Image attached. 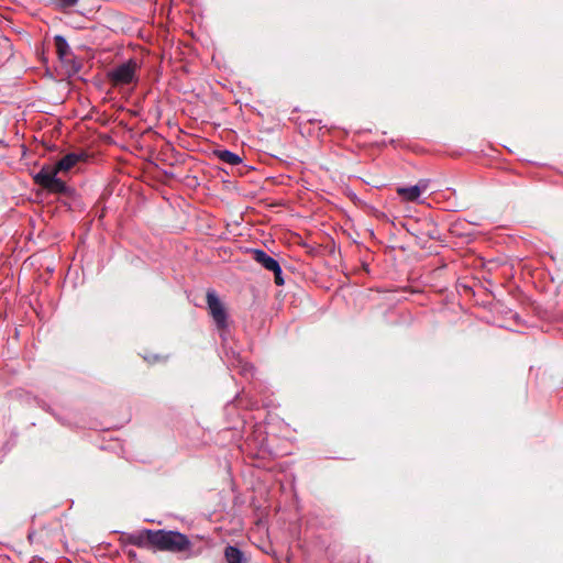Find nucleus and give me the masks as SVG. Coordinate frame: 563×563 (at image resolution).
<instances>
[{
    "mask_svg": "<svg viewBox=\"0 0 563 563\" xmlns=\"http://www.w3.org/2000/svg\"><path fill=\"white\" fill-rule=\"evenodd\" d=\"M80 159V154L69 153L55 165H44L34 176L35 184L53 194H66L68 187L63 179L57 177V174L70 170Z\"/></svg>",
    "mask_w": 563,
    "mask_h": 563,
    "instance_id": "obj_1",
    "label": "nucleus"
},
{
    "mask_svg": "<svg viewBox=\"0 0 563 563\" xmlns=\"http://www.w3.org/2000/svg\"><path fill=\"white\" fill-rule=\"evenodd\" d=\"M152 547L159 551L185 553L186 559L199 556L203 549L196 547L186 534L174 530H155L151 533Z\"/></svg>",
    "mask_w": 563,
    "mask_h": 563,
    "instance_id": "obj_2",
    "label": "nucleus"
},
{
    "mask_svg": "<svg viewBox=\"0 0 563 563\" xmlns=\"http://www.w3.org/2000/svg\"><path fill=\"white\" fill-rule=\"evenodd\" d=\"M139 64L135 59L129 60L112 67L107 73V78L113 88H123L125 86H135L139 81L137 77Z\"/></svg>",
    "mask_w": 563,
    "mask_h": 563,
    "instance_id": "obj_3",
    "label": "nucleus"
},
{
    "mask_svg": "<svg viewBox=\"0 0 563 563\" xmlns=\"http://www.w3.org/2000/svg\"><path fill=\"white\" fill-rule=\"evenodd\" d=\"M207 306L217 328L224 330L228 328V312L216 290L209 289L206 295Z\"/></svg>",
    "mask_w": 563,
    "mask_h": 563,
    "instance_id": "obj_4",
    "label": "nucleus"
},
{
    "mask_svg": "<svg viewBox=\"0 0 563 563\" xmlns=\"http://www.w3.org/2000/svg\"><path fill=\"white\" fill-rule=\"evenodd\" d=\"M428 186V179H420L415 186L398 187L396 191L402 200L413 202L419 200L421 194L427 190Z\"/></svg>",
    "mask_w": 563,
    "mask_h": 563,
    "instance_id": "obj_5",
    "label": "nucleus"
},
{
    "mask_svg": "<svg viewBox=\"0 0 563 563\" xmlns=\"http://www.w3.org/2000/svg\"><path fill=\"white\" fill-rule=\"evenodd\" d=\"M250 253L252 255V258L258 263L260 265H262L265 269L267 271H272L274 268H276L277 265H279V263L274 258L272 257L271 255H268L265 251L263 250H260V249H251L250 250Z\"/></svg>",
    "mask_w": 563,
    "mask_h": 563,
    "instance_id": "obj_6",
    "label": "nucleus"
},
{
    "mask_svg": "<svg viewBox=\"0 0 563 563\" xmlns=\"http://www.w3.org/2000/svg\"><path fill=\"white\" fill-rule=\"evenodd\" d=\"M151 533H155V530L145 529L136 533L128 534L126 542L139 548L152 547Z\"/></svg>",
    "mask_w": 563,
    "mask_h": 563,
    "instance_id": "obj_7",
    "label": "nucleus"
},
{
    "mask_svg": "<svg viewBox=\"0 0 563 563\" xmlns=\"http://www.w3.org/2000/svg\"><path fill=\"white\" fill-rule=\"evenodd\" d=\"M224 558L228 563H249L245 554L234 545H228L224 549Z\"/></svg>",
    "mask_w": 563,
    "mask_h": 563,
    "instance_id": "obj_8",
    "label": "nucleus"
},
{
    "mask_svg": "<svg viewBox=\"0 0 563 563\" xmlns=\"http://www.w3.org/2000/svg\"><path fill=\"white\" fill-rule=\"evenodd\" d=\"M56 53L60 59H66L70 53V47L66 38L62 35H56L54 37Z\"/></svg>",
    "mask_w": 563,
    "mask_h": 563,
    "instance_id": "obj_9",
    "label": "nucleus"
},
{
    "mask_svg": "<svg viewBox=\"0 0 563 563\" xmlns=\"http://www.w3.org/2000/svg\"><path fill=\"white\" fill-rule=\"evenodd\" d=\"M216 154L221 162L227 163L231 166H235L242 163V158L238 154L229 150L217 151Z\"/></svg>",
    "mask_w": 563,
    "mask_h": 563,
    "instance_id": "obj_10",
    "label": "nucleus"
},
{
    "mask_svg": "<svg viewBox=\"0 0 563 563\" xmlns=\"http://www.w3.org/2000/svg\"><path fill=\"white\" fill-rule=\"evenodd\" d=\"M271 272L274 274L275 284L278 286L284 285L285 280L283 278V269L280 265H277L276 268L272 269Z\"/></svg>",
    "mask_w": 563,
    "mask_h": 563,
    "instance_id": "obj_11",
    "label": "nucleus"
},
{
    "mask_svg": "<svg viewBox=\"0 0 563 563\" xmlns=\"http://www.w3.org/2000/svg\"><path fill=\"white\" fill-rule=\"evenodd\" d=\"M55 4L59 9H67L75 7L78 0H54Z\"/></svg>",
    "mask_w": 563,
    "mask_h": 563,
    "instance_id": "obj_12",
    "label": "nucleus"
}]
</instances>
